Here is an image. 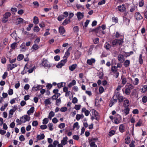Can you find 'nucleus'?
<instances>
[{
	"label": "nucleus",
	"instance_id": "obj_1",
	"mask_svg": "<svg viewBox=\"0 0 147 147\" xmlns=\"http://www.w3.org/2000/svg\"><path fill=\"white\" fill-rule=\"evenodd\" d=\"M92 115H91V119L93 121L94 119H95L97 121H99L100 119V117L99 116L98 113L95 110L92 109Z\"/></svg>",
	"mask_w": 147,
	"mask_h": 147
},
{
	"label": "nucleus",
	"instance_id": "obj_2",
	"mask_svg": "<svg viewBox=\"0 0 147 147\" xmlns=\"http://www.w3.org/2000/svg\"><path fill=\"white\" fill-rule=\"evenodd\" d=\"M11 15L10 12H6L3 16V17L2 19V22L4 23H6L8 20V18L10 17Z\"/></svg>",
	"mask_w": 147,
	"mask_h": 147
},
{
	"label": "nucleus",
	"instance_id": "obj_3",
	"mask_svg": "<svg viewBox=\"0 0 147 147\" xmlns=\"http://www.w3.org/2000/svg\"><path fill=\"white\" fill-rule=\"evenodd\" d=\"M67 60L66 59L62 60L60 62L58 63L56 67L58 68H61L67 62Z\"/></svg>",
	"mask_w": 147,
	"mask_h": 147
},
{
	"label": "nucleus",
	"instance_id": "obj_4",
	"mask_svg": "<svg viewBox=\"0 0 147 147\" xmlns=\"http://www.w3.org/2000/svg\"><path fill=\"white\" fill-rule=\"evenodd\" d=\"M30 118V117L27 115H25L20 117V121L21 122L24 123L26 121H29Z\"/></svg>",
	"mask_w": 147,
	"mask_h": 147
},
{
	"label": "nucleus",
	"instance_id": "obj_5",
	"mask_svg": "<svg viewBox=\"0 0 147 147\" xmlns=\"http://www.w3.org/2000/svg\"><path fill=\"white\" fill-rule=\"evenodd\" d=\"M42 64L45 67H50L51 66L47 60L45 58L43 59Z\"/></svg>",
	"mask_w": 147,
	"mask_h": 147
},
{
	"label": "nucleus",
	"instance_id": "obj_6",
	"mask_svg": "<svg viewBox=\"0 0 147 147\" xmlns=\"http://www.w3.org/2000/svg\"><path fill=\"white\" fill-rule=\"evenodd\" d=\"M18 66L17 63L14 64H9L7 65V69L8 71L12 70L14 68Z\"/></svg>",
	"mask_w": 147,
	"mask_h": 147
},
{
	"label": "nucleus",
	"instance_id": "obj_7",
	"mask_svg": "<svg viewBox=\"0 0 147 147\" xmlns=\"http://www.w3.org/2000/svg\"><path fill=\"white\" fill-rule=\"evenodd\" d=\"M117 8L118 10L121 12L124 11L126 9L125 5L123 4L118 6Z\"/></svg>",
	"mask_w": 147,
	"mask_h": 147
},
{
	"label": "nucleus",
	"instance_id": "obj_8",
	"mask_svg": "<svg viewBox=\"0 0 147 147\" xmlns=\"http://www.w3.org/2000/svg\"><path fill=\"white\" fill-rule=\"evenodd\" d=\"M135 17L137 20H139L142 19L143 17L139 12H136L135 13Z\"/></svg>",
	"mask_w": 147,
	"mask_h": 147
},
{
	"label": "nucleus",
	"instance_id": "obj_9",
	"mask_svg": "<svg viewBox=\"0 0 147 147\" xmlns=\"http://www.w3.org/2000/svg\"><path fill=\"white\" fill-rule=\"evenodd\" d=\"M117 117H114V121L116 124H118L120 122V120H121V116L118 114L117 115Z\"/></svg>",
	"mask_w": 147,
	"mask_h": 147
},
{
	"label": "nucleus",
	"instance_id": "obj_10",
	"mask_svg": "<svg viewBox=\"0 0 147 147\" xmlns=\"http://www.w3.org/2000/svg\"><path fill=\"white\" fill-rule=\"evenodd\" d=\"M119 39H116L110 42V44L112 45V47H114L118 44Z\"/></svg>",
	"mask_w": 147,
	"mask_h": 147
},
{
	"label": "nucleus",
	"instance_id": "obj_11",
	"mask_svg": "<svg viewBox=\"0 0 147 147\" xmlns=\"http://www.w3.org/2000/svg\"><path fill=\"white\" fill-rule=\"evenodd\" d=\"M59 32L61 35H63L65 32V30L63 26H60L59 28Z\"/></svg>",
	"mask_w": 147,
	"mask_h": 147
},
{
	"label": "nucleus",
	"instance_id": "obj_12",
	"mask_svg": "<svg viewBox=\"0 0 147 147\" xmlns=\"http://www.w3.org/2000/svg\"><path fill=\"white\" fill-rule=\"evenodd\" d=\"M76 16L79 20H80L82 19L84 17V13L80 12L77 13Z\"/></svg>",
	"mask_w": 147,
	"mask_h": 147
},
{
	"label": "nucleus",
	"instance_id": "obj_13",
	"mask_svg": "<svg viewBox=\"0 0 147 147\" xmlns=\"http://www.w3.org/2000/svg\"><path fill=\"white\" fill-rule=\"evenodd\" d=\"M43 88L42 86L40 85H37V86L34 85L33 87V90L35 91H36L42 88Z\"/></svg>",
	"mask_w": 147,
	"mask_h": 147
},
{
	"label": "nucleus",
	"instance_id": "obj_14",
	"mask_svg": "<svg viewBox=\"0 0 147 147\" xmlns=\"http://www.w3.org/2000/svg\"><path fill=\"white\" fill-rule=\"evenodd\" d=\"M119 130V131L121 133H123L125 131V126L123 124H121L120 125Z\"/></svg>",
	"mask_w": 147,
	"mask_h": 147
},
{
	"label": "nucleus",
	"instance_id": "obj_15",
	"mask_svg": "<svg viewBox=\"0 0 147 147\" xmlns=\"http://www.w3.org/2000/svg\"><path fill=\"white\" fill-rule=\"evenodd\" d=\"M20 48L21 49L20 51L24 52H25L26 50V47L25 46L24 42H23L20 46Z\"/></svg>",
	"mask_w": 147,
	"mask_h": 147
},
{
	"label": "nucleus",
	"instance_id": "obj_16",
	"mask_svg": "<svg viewBox=\"0 0 147 147\" xmlns=\"http://www.w3.org/2000/svg\"><path fill=\"white\" fill-rule=\"evenodd\" d=\"M104 47L107 50H109L111 47H112V45H111L110 44L107 42H106L104 46Z\"/></svg>",
	"mask_w": 147,
	"mask_h": 147
},
{
	"label": "nucleus",
	"instance_id": "obj_17",
	"mask_svg": "<svg viewBox=\"0 0 147 147\" xmlns=\"http://www.w3.org/2000/svg\"><path fill=\"white\" fill-rule=\"evenodd\" d=\"M95 59L94 58H91V59H88L87 61V63L89 65H92V64L95 63Z\"/></svg>",
	"mask_w": 147,
	"mask_h": 147
},
{
	"label": "nucleus",
	"instance_id": "obj_18",
	"mask_svg": "<svg viewBox=\"0 0 147 147\" xmlns=\"http://www.w3.org/2000/svg\"><path fill=\"white\" fill-rule=\"evenodd\" d=\"M117 100L115 99V98H113V97H112L110 100V103L109 104V106L110 107H112V106L117 101Z\"/></svg>",
	"mask_w": 147,
	"mask_h": 147
},
{
	"label": "nucleus",
	"instance_id": "obj_19",
	"mask_svg": "<svg viewBox=\"0 0 147 147\" xmlns=\"http://www.w3.org/2000/svg\"><path fill=\"white\" fill-rule=\"evenodd\" d=\"M77 65L76 64H74L70 65L69 67V70L71 71H73L77 67Z\"/></svg>",
	"mask_w": 147,
	"mask_h": 147
},
{
	"label": "nucleus",
	"instance_id": "obj_20",
	"mask_svg": "<svg viewBox=\"0 0 147 147\" xmlns=\"http://www.w3.org/2000/svg\"><path fill=\"white\" fill-rule=\"evenodd\" d=\"M68 138L67 136H65L63 138V139L61 141V143L62 144L65 145L66 144L67 142Z\"/></svg>",
	"mask_w": 147,
	"mask_h": 147
},
{
	"label": "nucleus",
	"instance_id": "obj_21",
	"mask_svg": "<svg viewBox=\"0 0 147 147\" xmlns=\"http://www.w3.org/2000/svg\"><path fill=\"white\" fill-rule=\"evenodd\" d=\"M129 101L127 99H125L124 101L123 106L124 107H127L129 106Z\"/></svg>",
	"mask_w": 147,
	"mask_h": 147
},
{
	"label": "nucleus",
	"instance_id": "obj_22",
	"mask_svg": "<svg viewBox=\"0 0 147 147\" xmlns=\"http://www.w3.org/2000/svg\"><path fill=\"white\" fill-rule=\"evenodd\" d=\"M45 137L44 134H41L40 135H38L36 137V139L38 140H40L44 138Z\"/></svg>",
	"mask_w": 147,
	"mask_h": 147
},
{
	"label": "nucleus",
	"instance_id": "obj_23",
	"mask_svg": "<svg viewBox=\"0 0 147 147\" xmlns=\"http://www.w3.org/2000/svg\"><path fill=\"white\" fill-rule=\"evenodd\" d=\"M34 111V107H32L30 108L29 110L27 111V113L28 115H30L31 113H33Z\"/></svg>",
	"mask_w": 147,
	"mask_h": 147
},
{
	"label": "nucleus",
	"instance_id": "obj_24",
	"mask_svg": "<svg viewBox=\"0 0 147 147\" xmlns=\"http://www.w3.org/2000/svg\"><path fill=\"white\" fill-rule=\"evenodd\" d=\"M76 84V81L74 80H73L72 82H70L68 85L69 88H71L74 85Z\"/></svg>",
	"mask_w": 147,
	"mask_h": 147
},
{
	"label": "nucleus",
	"instance_id": "obj_25",
	"mask_svg": "<svg viewBox=\"0 0 147 147\" xmlns=\"http://www.w3.org/2000/svg\"><path fill=\"white\" fill-rule=\"evenodd\" d=\"M123 58V56L121 55H119L118 56V59L120 61V63L123 62L124 61Z\"/></svg>",
	"mask_w": 147,
	"mask_h": 147
},
{
	"label": "nucleus",
	"instance_id": "obj_26",
	"mask_svg": "<svg viewBox=\"0 0 147 147\" xmlns=\"http://www.w3.org/2000/svg\"><path fill=\"white\" fill-rule=\"evenodd\" d=\"M70 22V19H66L62 23V24L65 26L67 24H69Z\"/></svg>",
	"mask_w": 147,
	"mask_h": 147
},
{
	"label": "nucleus",
	"instance_id": "obj_27",
	"mask_svg": "<svg viewBox=\"0 0 147 147\" xmlns=\"http://www.w3.org/2000/svg\"><path fill=\"white\" fill-rule=\"evenodd\" d=\"M120 94L119 92H117L116 93H115L113 95V98H115L117 100L118 99L119 97L120 96Z\"/></svg>",
	"mask_w": 147,
	"mask_h": 147
},
{
	"label": "nucleus",
	"instance_id": "obj_28",
	"mask_svg": "<svg viewBox=\"0 0 147 147\" xmlns=\"http://www.w3.org/2000/svg\"><path fill=\"white\" fill-rule=\"evenodd\" d=\"M121 79L122 80V83L123 86H124L127 82V79L125 78H123V76L121 77Z\"/></svg>",
	"mask_w": 147,
	"mask_h": 147
},
{
	"label": "nucleus",
	"instance_id": "obj_29",
	"mask_svg": "<svg viewBox=\"0 0 147 147\" xmlns=\"http://www.w3.org/2000/svg\"><path fill=\"white\" fill-rule=\"evenodd\" d=\"M130 64V61L128 60H126L125 61L123 65L125 67H127Z\"/></svg>",
	"mask_w": 147,
	"mask_h": 147
},
{
	"label": "nucleus",
	"instance_id": "obj_30",
	"mask_svg": "<svg viewBox=\"0 0 147 147\" xmlns=\"http://www.w3.org/2000/svg\"><path fill=\"white\" fill-rule=\"evenodd\" d=\"M33 23L35 24H37L39 22V20L38 18L36 16H34L33 18Z\"/></svg>",
	"mask_w": 147,
	"mask_h": 147
},
{
	"label": "nucleus",
	"instance_id": "obj_31",
	"mask_svg": "<svg viewBox=\"0 0 147 147\" xmlns=\"http://www.w3.org/2000/svg\"><path fill=\"white\" fill-rule=\"evenodd\" d=\"M143 60L142 59V54H140L139 55V62L140 65L142 64L143 63Z\"/></svg>",
	"mask_w": 147,
	"mask_h": 147
},
{
	"label": "nucleus",
	"instance_id": "obj_32",
	"mask_svg": "<svg viewBox=\"0 0 147 147\" xmlns=\"http://www.w3.org/2000/svg\"><path fill=\"white\" fill-rule=\"evenodd\" d=\"M123 20L124 22H125L126 24H129L130 22V20L127 18V17L123 18Z\"/></svg>",
	"mask_w": 147,
	"mask_h": 147
},
{
	"label": "nucleus",
	"instance_id": "obj_33",
	"mask_svg": "<svg viewBox=\"0 0 147 147\" xmlns=\"http://www.w3.org/2000/svg\"><path fill=\"white\" fill-rule=\"evenodd\" d=\"M17 20L18 21L17 22V23L18 24H20L21 23H23L24 20L22 18H18L17 19Z\"/></svg>",
	"mask_w": 147,
	"mask_h": 147
},
{
	"label": "nucleus",
	"instance_id": "obj_34",
	"mask_svg": "<svg viewBox=\"0 0 147 147\" xmlns=\"http://www.w3.org/2000/svg\"><path fill=\"white\" fill-rule=\"evenodd\" d=\"M142 123V121L141 119H140L137 123L136 124L135 126L137 127H140L141 126V125Z\"/></svg>",
	"mask_w": 147,
	"mask_h": 147
},
{
	"label": "nucleus",
	"instance_id": "obj_35",
	"mask_svg": "<svg viewBox=\"0 0 147 147\" xmlns=\"http://www.w3.org/2000/svg\"><path fill=\"white\" fill-rule=\"evenodd\" d=\"M39 48V47L38 46L37 44H34L32 47V49L35 50H36L38 49Z\"/></svg>",
	"mask_w": 147,
	"mask_h": 147
},
{
	"label": "nucleus",
	"instance_id": "obj_36",
	"mask_svg": "<svg viewBox=\"0 0 147 147\" xmlns=\"http://www.w3.org/2000/svg\"><path fill=\"white\" fill-rule=\"evenodd\" d=\"M125 108L124 109V112L125 113V115H127L129 113L130 109L128 107Z\"/></svg>",
	"mask_w": 147,
	"mask_h": 147
},
{
	"label": "nucleus",
	"instance_id": "obj_37",
	"mask_svg": "<svg viewBox=\"0 0 147 147\" xmlns=\"http://www.w3.org/2000/svg\"><path fill=\"white\" fill-rule=\"evenodd\" d=\"M24 56L23 54H20L18 55L17 57V60L18 61H20L23 59Z\"/></svg>",
	"mask_w": 147,
	"mask_h": 147
},
{
	"label": "nucleus",
	"instance_id": "obj_38",
	"mask_svg": "<svg viewBox=\"0 0 147 147\" xmlns=\"http://www.w3.org/2000/svg\"><path fill=\"white\" fill-rule=\"evenodd\" d=\"M55 115V113L54 112L51 111L49 113L48 117L50 119H51L52 117L54 116Z\"/></svg>",
	"mask_w": 147,
	"mask_h": 147
},
{
	"label": "nucleus",
	"instance_id": "obj_39",
	"mask_svg": "<svg viewBox=\"0 0 147 147\" xmlns=\"http://www.w3.org/2000/svg\"><path fill=\"white\" fill-rule=\"evenodd\" d=\"M50 98L46 99L44 101L46 105H50L51 103V102L50 101L49 99Z\"/></svg>",
	"mask_w": 147,
	"mask_h": 147
},
{
	"label": "nucleus",
	"instance_id": "obj_40",
	"mask_svg": "<svg viewBox=\"0 0 147 147\" xmlns=\"http://www.w3.org/2000/svg\"><path fill=\"white\" fill-rule=\"evenodd\" d=\"M130 92L131 90H129V88H127L125 89V93L126 94L129 95L130 94Z\"/></svg>",
	"mask_w": 147,
	"mask_h": 147
},
{
	"label": "nucleus",
	"instance_id": "obj_41",
	"mask_svg": "<svg viewBox=\"0 0 147 147\" xmlns=\"http://www.w3.org/2000/svg\"><path fill=\"white\" fill-rule=\"evenodd\" d=\"M147 91V85H144L142 88V92L143 93L146 92Z\"/></svg>",
	"mask_w": 147,
	"mask_h": 147
},
{
	"label": "nucleus",
	"instance_id": "obj_42",
	"mask_svg": "<svg viewBox=\"0 0 147 147\" xmlns=\"http://www.w3.org/2000/svg\"><path fill=\"white\" fill-rule=\"evenodd\" d=\"M76 7L78 9H84V6L80 4H77L76 5Z\"/></svg>",
	"mask_w": 147,
	"mask_h": 147
},
{
	"label": "nucleus",
	"instance_id": "obj_43",
	"mask_svg": "<svg viewBox=\"0 0 147 147\" xmlns=\"http://www.w3.org/2000/svg\"><path fill=\"white\" fill-rule=\"evenodd\" d=\"M125 143L127 144H128L130 143V137L129 136H127L125 139Z\"/></svg>",
	"mask_w": 147,
	"mask_h": 147
},
{
	"label": "nucleus",
	"instance_id": "obj_44",
	"mask_svg": "<svg viewBox=\"0 0 147 147\" xmlns=\"http://www.w3.org/2000/svg\"><path fill=\"white\" fill-rule=\"evenodd\" d=\"M125 98H124L123 96H120L119 97V98L118 99L119 102H120V103L122 102L124 100V99Z\"/></svg>",
	"mask_w": 147,
	"mask_h": 147
},
{
	"label": "nucleus",
	"instance_id": "obj_45",
	"mask_svg": "<svg viewBox=\"0 0 147 147\" xmlns=\"http://www.w3.org/2000/svg\"><path fill=\"white\" fill-rule=\"evenodd\" d=\"M70 55V53L69 52H68L67 51L65 53V54L64 57V58H66L65 59H66L67 60V58Z\"/></svg>",
	"mask_w": 147,
	"mask_h": 147
},
{
	"label": "nucleus",
	"instance_id": "obj_46",
	"mask_svg": "<svg viewBox=\"0 0 147 147\" xmlns=\"http://www.w3.org/2000/svg\"><path fill=\"white\" fill-rule=\"evenodd\" d=\"M64 83L65 84V83L63 82H61V83H58L57 84V86L58 88H61L63 87V84Z\"/></svg>",
	"mask_w": 147,
	"mask_h": 147
},
{
	"label": "nucleus",
	"instance_id": "obj_47",
	"mask_svg": "<svg viewBox=\"0 0 147 147\" xmlns=\"http://www.w3.org/2000/svg\"><path fill=\"white\" fill-rule=\"evenodd\" d=\"M144 0H139V7H142L144 5Z\"/></svg>",
	"mask_w": 147,
	"mask_h": 147
},
{
	"label": "nucleus",
	"instance_id": "obj_48",
	"mask_svg": "<svg viewBox=\"0 0 147 147\" xmlns=\"http://www.w3.org/2000/svg\"><path fill=\"white\" fill-rule=\"evenodd\" d=\"M65 125L64 123H61L58 126V127L60 129H62L65 127Z\"/></svg>",
	"mask_w": 147,
	"mask_h": 147
},
{
	"label": "nucleus",
	"instance_id": "obj_49",
	"mask_svg": "<svg viewBox=\"0 0 147 147\" xmlns=\"http://www.w3.org/2000/svg\"><path fill=\"white\" fill-rule=\"evenodd\" d=\"M117 68L116 67V66H113L111 68V71L113 73H115L117 72V70L116 69Z\"/></svg>",
	"mask_w": 147,
	"mask_h": 147
},
{
	"label": "nucleus",
	"instance_id": "obj_50",
	"mask_svg": "<svg viewBox=\"0 0 147 147\" xmlns=\"http://www.w3.org/2000/svg\"><path fill=\"white\" fill-rule=\"evenodd\" d=\"M33 24H30L28 26L26 30L28 31H30L31 28L33 26Z\"/></svg>",
	"mask_w": 147,
	"mask_h": 147
},
{
	"label": "nucleus",
	"instance_id": "obj_51",
	"mask_svg": "<svg viewBox=\"0 0 147 147\" xmlns=\"http://www.w3.org/2000/svg\"><path fill=\"white\" fill-rule=\"evenodd\" d=\"M48 126L49 127V130L52 131L53 130V124L52 123H50L48 124Z\"/></svg>",
	"mask_w": 147,
	"mask_h": 147
},
{
	"label": "nucleus",
	"instance_id": "obj_52",
	"mask_svg": "<svg viewBox=\"0 0 147 147\" xmlns=\"http://www.w3.org/2000/svg\"><path fill=\"white\" fill-rule=\"evenodd\" d=\"M6 59L5 57H2L1 59V62L3 64H4L6 63Z\"/></svg>",
	"mask_w": 147,
	"mask_h": 147
},
{
	"label": "nucleus",
	"instance_id": "obj_53",
	"mask_svg": "<svg viewBox=\"0 0 147 147\" xmlns=\"http://www.w3.org/2000/svg\"><path fill=\"white\" fill-rule=\"evenodd\" d=\"M33 30L34 32H38L40 30V28L38 26H36L34 27Z\"/></svg>",
	"mask_w": 147,
	"mask_h": 147
},
{
	"label": "nucleus",
	"instance_id": "obj_54",
	"mask_svg": "<svg viewBox=\"0 0 147 147\" xmlns=\"http://www.w3.org/2000/svg\"><path fill=\"white\" fill-rule=\"evenodd\" d=\"M112 22L116 23H117L118 22V19L117 17H112Z\"/></svg>",
	"mask_w": 147,
	"mask_h": 147
},
{
	"label": "nucleus",
	"instance_id": "obj_55",
	"mask_svg": "<svg viewBox=\"0 0 147 147\" xmlns=\"http://www.w3.org/2000/svg\"><path fill=\"white\" fill-rule=\"evenodd\" d=\"M115 133V131L114 130H112L109 131V135L110 136H111L114 135Z\"/></svg>",
	"mask_w": 147,
	"mask_h": 147
},
{
	"label": "nucleus",
	"instance_id": "obj_56",
	"mask_svg": "<svg viewBox=\"0 0 147 147\" xmlns=\"http://www.w3.org/2000/svg\"><path fill=\"white\" fill-rule=\"evenodd\" d=\"M38 122L37 121H33L32 123V125L33 126H36L38 125Z\"/></svg>",
	"mask_w": 147,
	"mask_h": 147
},
{
	"label": "nucleus",
	"instance_id": "obj_57",
	"mask_svg": "<svg viewBox=\"0 0 147 147\" xmlns=\"http://www.w3.org/2000/svg\"><path fill=\"white\" fill-rule=\"evenodd\" d=\"M48 119L46 118L43 119L42 123L43 124H46L48 123Z\"/></svg>",
	"mask_w": 147,
	"mask_h": 147
},
{
	"label": "nucleus",
	"instance_id": "obj_58",
	"mask_svg": "<svg viewBox=\"0 0 147 147\" xmlns=\"http://www.w3.org/2000/svg\"><path fill=\"white\" fill-rule=\"evenodd\" d=\"M136 9V7L134 5H133V6H132L131 7V8L130 10V11L131 12H133Z\"/></svg>",
	"mask_w": 147,
	"mask_h": 147
},
{
	"label": "nucleus",
	"instance_id": "obj_59",
	"mask_svg": "<svg viewBox=\"0 0 147 147\" xmlns=\"http://www.w3.org/2000/svg\"><path fill=\"white\" fill-rule=\"evenodd\" d=\"M142 101L144 103H146L147 101V97L145 96H144L142 98Z\"/></svg>",
	"mask_w": 147,
	"mask_h": 147
},
{
	"label": "nucleus",
	"instance_id": "obj_60",
	"mask_svg": "<svg viewBox=\"0 0 147 147\" xmlns=\"http://www.w3.org/2000/svg\"><path fill=\"white\" fill-rule=\"evenodd\" d=\"M135 142L134 140H132L131 143L129 144V147H135V145H134Z\"/></svg>",
	"mask_w": 147,
	"mask_h": 147
},
{
	"label": "nucleus",
	"instance_id": "obj_61",
	"mask_svg": "<svg viewBox=\"0 0 147 147\" xmlns=\"http://www.w3.org/2000/svg\"><path fill=\"white\" fill-rule=\"evenodd\" d=\"M90 145L91 147H93L95 144V142L90 140H89Z\"/></svg>",
	"mask_w": 147,
	"mask_h": 147
},
{
	"label": "nucleus",
	"instance_id": "obj_62",
	"mask_svg": "<svg viewBox=\"0 0 147 147\" xmlns=\"http://www.w3.org/2000/svg\"><path fill=\"white\" fill-rule=\"evenodd\" d=\"M40 41V39L39 37H37L34 41L35 44H38Z\"/></svg>",
	"mask_w": 147,
	"mask_h": 147
},
{
	"label": "nucleus",
	"instance_id": "obj_63",
	"mask_svg": "<svg viewBox=\"0 0 147 147\" xmlns=\"http://www.w3.org/2000/svg\"><path fill=\"white\" fill-rule=\"evenodd\" d=\"M67 110V108L66 107H63L61 108L60 109V111L62 112H65Z\"/></svg>",
	"mask_w": 147,
	"mask_h": 147
},
{
	"label": "nucleus",
	"instance_id": "obj_64",
	"mask_svg": "<svg viewBox=\"0 0 147 147\" xmlns=\"http://www.w3.org/2000/svg\"><path fill=\"white\" fill-rule=\"evenodd\" d=\"M19 140L21 141H23L25 140V138L23 135H21L19 137Z\"/></svg>",
	"mask_w": 147,
	"mask_h": 147
}]
</instances>
